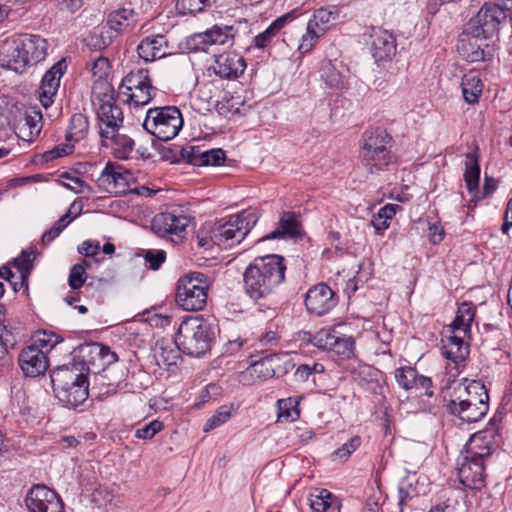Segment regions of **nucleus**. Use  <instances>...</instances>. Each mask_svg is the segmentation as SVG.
Returning <instances> with one entry per match:
<instances>
[{
    "label": "nucleus",
    "instance_id": "obj_1",
    "mask_svg": "<svg viewBox=\"0 0 512 512\" xmlns=\"http://www.w3.org/2000/svg\"><path fill=\"white\" fill-rule=\"evenodd\" d=\"M284 257L268 254L256 257L243 273V290L253 301L270 296L285 281Z\"/></svg>",
    "mask_w": 512,
    "mask_h": 512
},
{
    "label": "nucleus",
    "instance_id": "obj_2",
    "mask_svg": "<svg viewBox=\"0 0 512 512\" xmlns=\"http://www.w3.org/2000/svg\"><path fill=\"white\" fill-rule=\"evenodd\" d=\"M445 406L450 414L462 421L477 422L488 412V391L481 381L465 379L454 387L453 394Z\"/></svg>",
    "mask_w": 512,
    "mask_h": 512
},
{
    "label": "nucleus",
    "instance_id": "obj_3",
    "mask_svg": "<svg viewBox=\"0 0 512 512\" xmlns=\"http://www.w3.org/2000/svg\"><path fill=\"white\" fill-rule=\"evenodd\" d=\"M83 370L81 363H70L52 371L54 394L64 405L77 407L88 398V380Z\"/></svg>",
    "mask_w": 512,
    "mask_h": 512
},
{
    "label": "nucleus",
    "instance_id": "obj_4",
    "mask_svg": "<svg viewBox=\"0 0 512 512\" xmlns=\"http://www.w3.org/2000/svg\"><path fill=\"white\" fill-rule=\"evenodd\" d=\"M258 221V215L254 210H243L221 219L210 227V240L217 246L231 248L239 244Z\"/></svg>",
    "mask_w": 512,
    "mask_h": 512
},
{
    "label": "nucleus",
    "instance_id": "obj_5",
    "mask_svg": "<svg viewBox=\"0 0 512 512\" xmlns=\"http://www.w3.org/2000/svg\"><path fill=\"white\" fill-rule=\"evenodd\" d=\"M391 147L392 138L384 130L366 132L363 135L360 158L369 173H377L394 163L395 156Z\"/></svg>",
    "mask_w": 512,
    "mask_h": 512
},
{
    "label": "nucleus",
    "instance_id": "obj_6",
    "mask_svg": "<svg viewBox=\"0 0 512 512\" xmlns=\"http://www.w3.org/2000/svg\"><path fill=\"white\" fill-rule=\"evenodd\" d=\"M212 332L207 323L197 318L182 321L175 335V345L187 355L200 357L210 350Z\"/></svg>",
    "mask_w": 512,
    "mask_h": 512
},
{
    "label": "nucleus",
    "instance_id": "obj_7",
    "mask_svg": "<svg viewBox=\"0 0 512 512\" xmlns=\"http://www.w3.org/2000/svg\"><path fill=\"white\" fill-rule=\"evenodd\" d=\"M144 129L161 141L174 139L183 127V117L176 106L150 108L143 122Z\"/></svg>",
    "mask_w": 512,
    "mask_h": 512
},
{
    "label": "nucleus",
    "instance_id": "obj_8",
    "mask_svg": "<svg viewBox=\"0 0 512 512\" xmlns=\"http://www.w3.org/2000/svg\"><path fill=\"white\" fill-rule=\"evenodd\" d=\"M209 277L201 272H193L178 280L176 303L186 311H199L207 303Z\"/></svg>",
    "mask_w": 512,
    "mask_h": 512
},
{
    "label": "nucleus",
    "instance_id": "obj_9",
    "mask_svg": "<svg viewBox=\"0 0 512 512\" xmlns=\"http://www.w3.org/2000/svg\"><path fill=\"white\" fill-rule=\"evenodd\" d=\"M510 15L508 9H504L501 5L486 2L470 23L472 33L497 41L498 34L507 26Z\"/></svg>",
    "mask_w": 512,
    "mask_h": 512
},
{
    "label": "nucleus",
    "instance_id": "obj_10",
    "mask_svg": "<svg viewBox=\"0 0 512 512\" xmlns=\"http://www.w3.org/2000/svg\"><path fill=\"white\" fill-rule=\"evenodd\" d=\"M120 90L126 96V102L134 107L147 105L156 94L149 71L142 68L128 73L121 82Z\"/></svg>",
    "mask_w": 512,
    "mask_h": 512
},
{
    "label": "nucleus",
    "instance_id": "obj_11",
    "mask_svg": "<svg viewBox=\"0 0 512 512\" xmlns=\"http://www.w3.org/2000/svg\"><path fill=\"white\" fill-rule=\"evenodd\" d=\"M190 222V216L183 213V211L171 210L155 215L151 223V229L159 237L179 244L185 239Z\"/></svg>",
    "mask_w": 512,
    "mask_h": 512
},
{
    "label": "nucleus",
    "instance_id": "obj_12",
    "mask_svg": "<svg viewBox=\"0 0 512 512\" xmlns=\"http://www.w3.org/2000/svg\"><path fill=\"white\" fill-rule=\"evenodd\" d=\"M337 15V10L334 7L317 9L307 23L306 33L302 36L298 46L299 52L302 54L310 52L318 39L329 29L331 22L337 18Z\"/></svg>",
    "mask_w": 512,
    "mask_h": 512
},
{
    "label": "nucleus",
    "instance_id": "obj_13",
    "mask_svg": "<svg viewBox=\"0 0 512 512\" xmlns=\"http://www.w3.org/2000/svg\"><path fill=\"white\" fill-rule=\"evenodd\" d=\"M458 53L468 62H488L491 61L497 51L496 40L490 43L482 36L462 35L457 44Z\"/></svg>",
    "mask_w": 512,
    "mask_h": 512
},
{
    "label": "nucleus",
    "instance_id": "obj_14",
    "mask_svg": "<svg viewBox=\"0 0 512 512\" xmlns=\"http://www.w3.org/2000/svg\"><path fill=\"white\" fill-rule=\"evenodd\" d=\"M499 438L500 435L493 428L477 432L470 437L462 454L468 456L469 459L482 461L485 465L486 459L495 451Z\"/></svg>",
    "mask_w": 512,
    "mask_h": 512
},
{
    "label": "nucleus",
    "instance_id": "obj_15",
    "mask_svg": "<svg viewBox=\"0 0 512 512\" xmlns=\"http://www.w3.org/2000/svg\"><path fill=\"white\" fill-rule=\"evenodd\" d=\"M90 178L100 191L110 194L125 193L129 184V174L122 172L121 167L112 162H108L99 174L91 173Z\"/></svg>",
    "mask_w": 512,
    "mask_h": 512
},
{
    "label": "nucleus",
    "instance_id": "obj_16",
    "mask_svg": "<svg viewBox=\"0 0 512 512\" xmlns=\"http://www.w3.org/2000/svg\"><path fill=\"white\" fill-rule=\"evenodd\" d=\"M26 506L29 512H63V503L58 494L43 484L30 489Z\"/></svg>",
    "mask_w": 512,
    "mask_h": 512
},
{
    "label": "nucleus",
    "instance_id": "obj_17",
    "mask_svg": "<svg viewBox=\"0 0 512 512\" xmlns=\"http://www.w3.org/2000/svg\"><path fill=\"white\" fill-rule=\"evenodd\" d=\"M337 302L335 292L325 283L312 286L305 296L307 310L317 316L327 314L337 305Z\"/></svg>",
    "mask_w": 512,
    "mask_h": 512
},
{
    "label": "nucleus",
    "instance_id": "obj_18",
    "mask_svg": "<svg viewBox=\"0 0 512 512\" xmlns=\"http://www.w3.org/2000/svg\"><path fill=\"white\" fill-rule=\"evenodd\" d=\"M99 134L102 139H109V134L119 131L123 124L122 109L111 100H107L96 109Z\"/></svg>",
    "mask_w": 512,
    "mask_h": 512
},
{
    "label": "nucleus",
    "instance_id": "obj_19",
    "mask_svg": "<svg viewBox=\"0 0 512 512\" xmlns=\"http://www.w3.org/2000/svg\"><path fill=\"white\" fill-rule=\"evenodd\" d=\"M485 465L482 461L469 459L461 454L458 460V477L460 482L467 488L480 490L485 485Z\"/></svg>",
    "mask_w": 512,
    "mask_h": 512
},
{
    "label": "nucleus",
    "instance_id": "obj_20",
    "mask_svg": "<svg viewBox=\"0 0 512 512\" xmlns=\"http://www.w3.org/2000/svg\"><path fill=\"white\" fill-rule=\"evenodd\" d=\"M281 361L278 354H269L262 359L253 362L245 371L241 373V381L245 384H251L256 380H266L277 374V368Z\"/></svg>",
    "mask_w": 512,
    "mask_h": 512
},
{
    "label": "nucleus",
    "instance_id": "obj_21",
    "mask_svg": "<svg viewBox=\"0 0 512 512\" xmlns=\"http://www.w3.org/2000/svg\"><path fill=\"white\" fill-rule=\"evenodd\" d=\"M18 362L21 370L28 377L39 376L48 368V358L45 352L36 345L22 349Z\"/></svg>",
    "mask_w": 512,
    "mask_h": 512
},
{
    "label": "nucleus",
    "instance_id": "obj_22",
    "mask_svg": "<svg viewBox=\"0 0 512 512\" xmlns=\"http://www.w3.org/2000/svg\"><path fill=\"white\" fill-rule=\"evenodd\" d=\"M246 68L245 60L240 55L228 52L216 57L211 70L223 79H236Z\"/></svg>",
    "mask_w": 512,
    "mask_h": 512
},
{
    "label": "nucleus",
    "instance_id": "obj_23",
    "mask_svg": "<svg viewBox=\"0 0 512 512\" xmlns=\"http://www.w3.org/2000/svg\"><path fill=\"white\" fill-rule=\"evenodd\" d=\"M64 69V61H59L44 74L39 89V99L43 107L48 108L53 103Z\"/></svg>",
    "mask_w": 512,
    "mask_h": 512
},
{
    "label": "nucleus",
    "instance_id": "obj_24",
    "mask_svg": "<svg viewBox=\"0 0 512 512\" xmlns=\"http://www.w3.org/2000/svg\"><path fill=\"white\" fill-rule=\"evenodd\" d=\"M0 66L13 70L16 73H23L29 64L28 58L25 57L17 38L7 41L0 48Z\"/></svg>",
    "mask_w": 512,
    "mask_h": 512
},
{
    "label": "nucleus",
    "instance_id": "obj_25",
    "mask_svg": "<svg viewBox=\"0 0 512 512\" xmlns=\"http://www.w3.org/2000/svg\"><path fill=\"white\" fill-rule=\"evenodd\" d=\"M370 37L371 53L375 61H385L395 54L396 41L390 32L373 28Z\"/></svg>",
    "mask_w": 512,
    "mask_h": 512
},
{
    "label": "nucleus",
    "instance_id": "obj_26",
    "mask_svg": "<svg viewBox=\"0 0 512 512\" xmlns=\"http://www.w3.org/2000/svg\"><path fill=\"white\" fill-rule=\"evenodd\" d=\"M168 49L169 45L166 36L158 34L142 39L137 46V53L145 62H152L168 55Z\"/></svg>",
    "mask_w": 512,
    "mask_h": 512
},
{
    "label": "nucleus",
    "instance_id": "obj_27",
    "mask_svg": "<svg viewBox=\"0 0 512 512\" xmlns=\"http://www.w3.org/2000/svg\"><path fill=\"white\" fill-rule=\"evenodd\" d=\"M18 45L28 58L29 64L33 65L45 59L47 55L48 43L46 39L38 35L23 34L16 37Z\"/></svg>",
    "mask_w": 512,
    "mask_h": 512
},
{
    "label": "nucleus",
    "instance_id": "obj_28",
    "mask_svg": "<svg viewBox=\"0 0 512 512\" xmlns=\"http://www.w3.org/2000/svg\"><path fill=\"white\" fill-rule=\"evenodd\" d=\"M107 25L116 33H125L133 30L138 23V14L133 8L121 7L109 12Z\"/></svg>",
    "mask_w": 512,
    "mask_h": 512
},
{
    "label": "nucleus",
    "instance_id": "obj_29",
    "mask_svg": "<svg viewBox=\"0 0 512 512\" xmlns=\"http://www.w3.org/2000/svg\"><path fill=\"white\" fill-rule=\"evenodd\" d=\"M465 336L449 334L443 339L442 354L455 364H459L467 358L469 354L468 345L464 341Z\"/></svg>",
    "mask_w": 512,
    "mask_h": 512
},
{
    "label": "nucleus",
    "instance_id": "obj_30",
    "mask_svg": "<svg viewBox=\"0 0 512 512\" xmlns=\"http://www.w3.org/2000/svg\"><path fill=\"white\" fill-rule=\"evenodd\" d=\"M247 25V21L239 20L234 25H214L206 32L209 37L210 46L212 45H232L233 39L239 32L241 26Z\"/></svg>",
    "mask_w": 512,
    "mask_h": 512
},
{
    "label": "nucleus",
    "instance_id": "obj_31",
    "mask_svg": "<svg viewBox=\"0 0 512 512\" xmlns=\"http://www.w3.org/2000/svg\"><path fill=\"white\" fill-rule=\"evenodd\" d=\"M301 234L300 222L293 212H283L278 227L264 239L294 238Z\"/></svg>",
    "mask_w": 512,
    "mask_h": 512
},
{
    "label": "nucleus",
    "instance_id": "obj_32",
    "mask_svg": "<svg viewBox=\"0 0 512 512\" xmlns=\"http://www.w3.org/2000/svg\"><path fill=\"white\" fill-rule=\"evenodd\" d=\"M42 130V114L31 109L25 113L24 122L18 126V137L26 142H32Z\"/></svg>",
    "mask_w": 512,
    "mask_h": 512
},
{
    "label": "nucleus",
    "instance_id": "obj_33",
    "mask_svg": "<svg viewBox=\"0 0 512 512\" xmlns=\"http://www.w3.org/2000/svg\"><path fill=\"white\" fill-rule=\"evenodd\" d=\"M181 349L174 343L167 340H159L156 342L154 348V359L158 366L170 367L176 365L177 360L180 358L179 352Z\"/></svg>",
    "mask_w": 512,
    "mask_h": 512
},
{
    "label": "nucleus",
    "instance_id": "obj_34",
    "mask_svg": "<svg viewBox=\"0 0 512 512\" xmlns=\"http://www.w3.org/2000/svg\"><path fill=\"white\" fill-rule=\"evenodd\" d=\"M462 94L465 102L475 104L482 94L483 84L476 71H469L464 74L461 82Z\"/></svg>",
    "mask_w": 512,
    "mask_h": 512
},
{
    "label": "nucleus",
    "instance_id": "obj_35",
    "mask_svg": "<svg viewBox=\"0 0 512 512\" xmlns=\"http://www.w3.org/2000/svg\"><path fill=\"white\" fill-rule=\"evenodd\" d=\"M294 19V12H290L278 17L270 26L253 38V43L256 48L264 49L267 47L277 33L290 21Z\"/></svg>",
    "mask_w": 512,
    "mask_h": 512
},
{
    "label": "nucleus",
    "instance_id": "obj_36",
    "mask_svg": "<svg viewBox=\"0 0 512 512\" xmlns=\"http://www.w3.org/2000/svg\"><path fill=\"white\" fill-rule=\"evenodd\" d=\"M474 316L475 312L469 305H461L457 311L455 319L449 326L448 332L451 334L466 336L470 332Z\"/></svg>",
    "mask_w": 512,
    "mask_h": 512
},
{
    "label": "nucleus",
    "instance_id": "obj_37",
    "mask_svg": "<svg viewBox=\"0 0 512 512\" xmlns=\"http://www.w3.org/2000/svg\"><path fill=\"white\" fill-rule=\"evenodd\" d=\"M463 178L468 193H475L478 191L480 182V165L479 159L475 153H468L466 155Z\"/></svg>",
    "mask_w": 512,
    "mask_h": 512
},
{
    "label": "nucleus",
    "instance_id": "obj_38",
    "mask_svg": "<svg viewBox=\"0 0 512 512\" xmlns=\"http://www.w3.org/2000/svg\"><path fill=\"white\" fill-rule=\"evenodd\" d=\"M109 139L112 140V149L116 158L128 159L130 157L135 144L133 139L119 131L109 134Z\"/></svg>",
    "mask_w": 512,
    "mask_h": 512
},
{
    "label": "nucleus",
    "instance_id": "obj_39",
    "mask_svg": "<svg viewBox=\"0 0 512 512\" xmlns=\"http://www.w3.org/2000/svg\"><path fill=\"white\" fill-rule=\"evenodd\" d=\"M300 399L301 397H289L278 400V418L287 422L296 421L300 417Z\"/></svg>",
    "mask_w": 512,
    "mask_h": 512
},
{
    "label": "nucleus",
    "instance_id": "obj_40",
    "mask_svg": "<svg viewBox=\"0 0 512 512\" xmlns=\"http://www.w3.org/2000/svg\"><path fill=\"white\" fill-rule=\"evenodd\" d=\"M88 128L87 117L81 113L74 114L70 119L66 139L68 141H80L85 137Z\"/></svg>",
    "mask_w": 512,
    "mask_h": 512
},
{
    "label": "nucleus",
    "instance_id": "obj_41",
    "mask_svg": "<svg viewBox=\"0 0 512 512\" xmlns=\"http://www.w3.org/2000/svg\"><path fill=\"white\" fill-rule=\"evenodd\" d=\"M321 77L325 81L326 85L333 89H341L345 83L343 75L331 62H328L323 66Z\"/></svg>",
    "mask_w": 512,
    "mask_h": 512
},
{
    "label": "nucleus",
    "instance_id": "obj_42",
    "mask_svg": "<svg viewBox=\"0 0 512 512\" xmlns=\"http://www.w3.org/2000/svg\"><path fill=\"white\" fill-rule=\"evenodd\" d=\"M216 3V0H178L176 7L182 14H195L204 11Z\"/></svg>",
    "mask_w": 512,
    "mask_h": 512
},
{
    "label": "nucleus",
    "instance_id": "obj_43",
    "mask_svg": "<svg viewBox=\"0 0 512 512\" xmlns=\"http://www.w3.org/2000/svg\"><path fill=\"white\" fill-rule=\"evenodd\" d=\"M355 341L351 336H340L338 333L335 335V343H333L330 351L342 356L343 358H350L354 355Z\"/></svg>",
    "mask_w": 512,
    "mask_h": 512
},
{
    "label": "nucleus",
    "instance_id": "obj_44",
    "mask_svg": "<svg viewBox=\"0 0 512 512\" xmlns=\"http://www.w3.org/2000/svg\"><path fill=\"white\" fill-rule=\"evenodd\" d=\"M336 331L330 329H321L314 335H310L309 342L320 349L331 350L333 343H335Z\"/></svg>",
    "mask_w": 512,
    "mask_h": 512
},
{
    "label": "nucleus",
    "instance_id": "obj_45",
    "mask_svg": "<svg viewBox=\"0 0 512 512\" xmlns=\"http://www.w3.org/2000/svg\"><path fill=\"white\" fill-rule=\"evenodd\" d=\"M200 160H194L193 165L195 166H219L223 164L225 161V152L218 148V149H210L203 151L202 154H199Z\"/></svg>",
    "mask_w": 512,
    "mask_h": 512
},
{
    "label": "nucleus",
    "instance_id": "obj_46",
    "mask_svg": "<svg viewBox=\"0 0 512 512\" xmlns=\"http://www.w3.org/2000/svg\"><path fill=\"white\" fill-rule=\"evenodd\" d=\"M232 405H223L221 406L205 423L204 431L209 432L222 424L226 423L230 417L232 412Z\"/></svg>",
    "mask_w": 512,
    "mask_h": 512
},
{
    "label": "nucleus",
    "instance_id": "obj_47",
    "mask_svg": "<svg viewBox=\"0 0 512 512\" xmlns=\"http://www.w3.org/2000/svg\"><path fill=\"white\" fill-rule=\"evenodd\" d=\"M90 267V264L87 261H82V263L75 264L69 274L68 283L71 289L77 290L81 288L86 280V268Z\"/></svg>",
    "mask_w": 512,
    "mask_h": 512
},
{
    "label": "nucleus",
    "instance_id": "obj_48",
    "mask_svg": "<svg viewBox=\"0 0 512 512\" xmlns=\"http://www.w3.org/2000/svg\"><path fill=\"white\" fill-rule=\"evenodd\" d=\"M11 264L20 274V279L23 284L27 280L32 270L31 254L23 251L17 258L12 261Z\"/></svg>",
    "mask_w": 512,
    "mask_h": 512
},
{
    "label": "nucleus",
    "instance_id": "obj_49",
    "mask_svg": "<svg viewBox=\"0 0 512 512\" xmlns=\"http://www.w3.org/2000/svg\"><path fill=\"white\" fill-rule=\"evenodd\" d=\"M417 370L410 366L400 367L395 370V379L400 387L409 391L415 380Z\"/></svg>",
    "mask_w": 512,
    "mask_h": 512
},
{
    "label": "nucleus",
    "instance_id": "obj_50",
    "mask_svg": "<svg viewBox=\"0 0 512 512\" xmlns=\"http://www.w3.org/2000/svg\"><path fill=\"white\" fill-rule=\"evenodd\" d=\"M186 46L192 52L207 51L210 47L207 32L195 33L187 37Z\"/></svg>",
    "mask_w": 512,
    "mask_h": 512
},
{
    "label": "nucleus",
    "instance_id": "obj_51",
    "mask_svg": "<svg viewBox=\"0 0 512 512\" xmlns=\"http://www.w3.org/2000/svg\"><path fill=\"white\" fill-rule=\"evenodd\" d=\"M325 371L324 365L314 362L312 364H302L295 371V377L301 381H307L313 374H322Z\"/></svg>",
    "mask_w": 512,
    "mask_h": 512
},
{
    "label": "nucleus",
    "instance_id": "obj_52",
    "mask_svg": "<svg viewBox=\"0 0 512 512\" xmlns=\"http://www.w3.org/2000/svg\"><path fill=\"white\" fill-rule=\"evenodd\" d=\"M412 390H415V392L427 397H432L434 395L431 378L420 375L418 372L416 373L415 380L413 381Z\"/></svg>",
    "mask_w": 512,
    "mask_h": 512
},
{
    "label": "nucleus",
    "instance_id": "obj_53",
    "mask_svg": "<svg viewBox=\"0 0 512 512\" xmlns=\"http://www.w3.org/2000/svg\"><path fill=\"white\" fill-rule=\"evenodd\" d=\"M163 428V424L159 420H153L148 424H145L143 427L138 428L135 431V437L143 440L152 439L159 431Z\"/></svg>",
    "mask_w": 512,
    "mask_h": 512
},
{
    "label": "nucleus",
    "instance_id": "obj_54",
    "mask_svg": "<svg viewBox=\"0 0 512 512\" xmlns=\"http://www.w3.org/2000/svg\"><path fill=\"white\" fill-rule=\"evenodd\" d=\"M114 498L112 490L107 486L100 485L92 493V501L99 507H105L112 503Z\"/></svg>",
    "mask_w": 512,
    "mask_h": 512
},
{
    "label": "nucleus",
    "instance_id": "obj_55",
    "mask_svg": "<svg viewBox=\"0 0 512 512\" xmlns=\"http://www.w3.org/2000/svg\"><path fill=\"white\" fill-rule=\"evenodd\" d=\"M73 150V146L67 143H61L55 146L53 149L45 151L42 155L45 162H51L57 158L70 154Z\"/></svg>",
    "mask_w": 512,
    "mask_h": 512
},
{
    "label": "nucleus",
    "instance_id": "obj_56",
    "mask_svg": "<svg viewBox=\"0 0 512 512\" xmlns=\"http://www.w3.org/2000/svg\"><path fill=\"white\" fill-rule=\"evenodd\" d=\"M361 444V439L358 436L351 438L347 443H344L339 449L334 452V456L340 460H346Z\"/></svg>",
    "mask_w": 512,
    "mask_h": 512
},
{
    "label": "nucleus",
    "instance_id": "obj_57",
    "mask_svg": "<svg viewBox=\"0 0 512 512\" xmlns=\"http://www.w3.org/2000/svg\"><path fill=\"white\" fill-rule=\"evenodd\" d=\"M145 261L149 264V267L153 270H157L166 259V253L163 250L152 251L148 250L145 253Z\"/></svg>",
    "mask_w": 512,
    "mask_h": 512
},
{
    "label": "nucleus",
    "instance_id": "obj_58",
    "mask_svg": "<svg viewBox=\"0 0 512 512\" xmlns=\"http://www.w3.org/2000/svg\"><path fill=\"white\" fill-rule=\"evenodd\" d=\"M103 344L100 343H90L85 344L81 346L80 351L83 353V356L85 357V354H88L90 356V359H88V362L92 365L95 364L96 359H99L100 354L102 353Z\"/></svg>",
    "mask_w": 512,
    "mask_h": 512
},
{
    "label": "nucleus",
    "instance_id": "obj_59",
    "mask_svg": "<svg viewBox=\"0 0 512 512\" xmlns=\"http://www.w3.org/2000/svg\"><path fill=\"white\" fill-rule=\"evenodd\" d=\"M60 177L62 179H67L70 181V183H63L64 187H66L67 189H69L77 194L84 193V190H83L84 181L81 178L72 176L67 172L62 173Z\"/></svg>",
    "mask_w": 512,
    "mask_h": 512
},
{
    "label": "nucleus",
    "instance_id": "obj_60",
    "mask_svg": "<svg viewBox=\"0 0 512 512\" xmlns=\"http://www.w3.org/2000/svg\"><path fill=\"white\" fill-rule=\"evenodd\" d=\"M109 69V61L107 58L99 56L92 62L91 72L98 78H103Z\"/></svg>",
    "mask_w": 512,
    "mask_h": 512
},
{
    "label": "nucleus",
    "instance_id": "obj_61",
    "mask_svg": "<svg viewBox=\"0 0 512 512\" xmlns=\"http://www.w3.org/2000/svg\"><path fill=\"white\" fill-rule=\"evenodd\" d=\"M417 482L416 474H408L405 478L402 479L399 486V493L401 495V502L403 501V495L406 497H410L413 489V483Z\"/></svg>",
    "mask_w": 512,
    "mask_h": 512
},
{
    "label": "nucleus",
    "instance_id": "obj_62",
    "mask_svg": "<svg viewBox=\"0 0 512 512\" xmlns=\"http://www.w3.org/2000/svg\"><path fill=\"white\" fill-rule=\"evenodd\" d=\"M77 210V214H79L82 210V205L78 204L77 201H74L71 205L69 210L57 221L54 223V225L58 226V228L63 231L68 224L72 221L73 218L70 217L72 211Z\"/></svg>",
    "mask_w": 512,
    "mask_h": 512
},
{
    "label": "nucleus",
    "instance_id": "obj_63",
    "mask_svg": "<svg viewBox=\"0 0 512 512\" xmlns=\"http://www.w3.org/2000/svg\"><path fill=\"white\" fill-rule=\"evenodd\" d=\"M496 188H497V182L493 178L485 177L483 189H482V191H480V189L478 188V194H477L476 198L473 200V202L480 201V200L488 197L496 190Z\"/></svg>",
    "mask_w": 512,
    "mask_h": 512
},
{
    "label": "nucleus",
    "instance_id": "obj_64",
    "mask_svg": "<svg viewBox=\"0 0 512 512\" xmlns=\"http://www.w3.org/2000/svg\"><path fill=\"white\" fill-rule=\"evenodd\" d=\"M100 251V245L99 242L94 241H84L79 247L78 252L80 254H83L85 256H95Z\"/></svg>",
    "mask_w": 512,
    "mask_h": 512
}]
</instances>
